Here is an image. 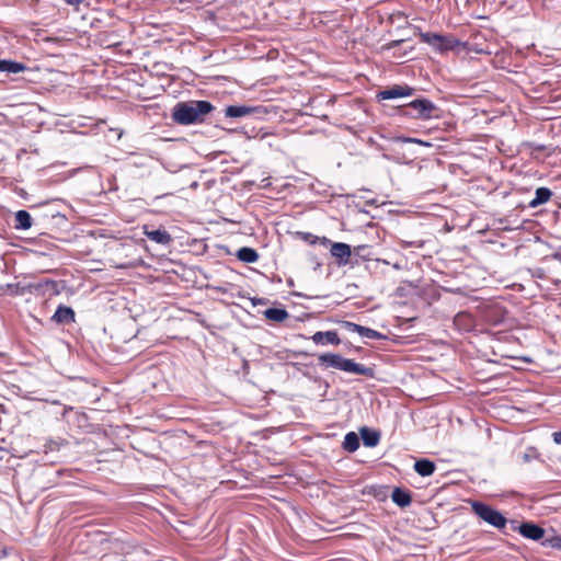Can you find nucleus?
<instances>
[{
    "instance_id": "3",
    "label": "nucleus",
    "mask_w": 561,
    "mask_h": 561,
    "mask_svg": "<svg viewBox=\"0 0 561 561\" xmlns=\"http://www.w3.org/2000/svg\"><path fill=\"white\" fill-rule=\"evenodd\" d=\"M437 106L427 99H416L401 108V114L414 119H431L437 117Z\"/></svg>"
},
{
    "instance_id": "32",
    "label": "nucleus",
    "mask_w": 561,
    "mask_h": 561,
    "mask_svg": "<svg viewBox=\"0 0 561 561\" xmlns=\"http://www.w3.org/2000/svg\"><path fill=\"white\" fill-rule=\"evenodd\" d=\"M409 141H411V142H416V144H422V141H421V140H419V139H409Z\"/></svg>"
},
{
    "instance_id": "18",
    "label": "nucleus",
    "mask_w": 561,
    "mask_h": 561,
    "mask_svg": "<svg viewBox=\"0 0 561 561\" xmlns=\"http://www.w3.org/2000/svg\"><path fill=\"white\" fill-rule=\"evenodd\" d=\"M254 112V108L245 105H229L225 110L227 117H243Z\"/></svg>"
},
{
    "instance_id": "23",
    "label": "nucleus",
    "mask_w": 561,
    "mask_h": 561,
    "mask_svg": "<svg viewBox=\"0 0 561 561\" xmlns=\"http://www.w3.org/2000/svg\"><path fill=\"white\" fill-rule=\"evenodd\" d=\"M358 334L360 336H364V337H367V339H371V340H383L386 339V335H383L382 333L374 330V329H370V328H367V327H364L362 325L358 330Z\"/></svg>"
},
{
    "instance_id": "14",
    "label": "nucleus",
    "mask_w": 561,
    "mask_h": 561,
    "mask_svg": "<svg viewBox=\"0 0 561 561\" xmlns=\"http://www.w3.org/2000/svg\"><path fill=\"white\" fill-rule=\"evenodd\" d=\"M552 197V192L548 187H538L536 190V196L529 202L530 208H536L540 205L548 203Z\"/></svg>"
},
{
    "instance_id": "24",
    "label": "nucleus",
    "mask_w": 561,
    "mask_h": 561,
    "mask_svg": "<svg viewBox=\"0 0 561 561\" xmlns=\"http://www.w3.org/2000/svg\"><path fill=\"white\" fill-rule=\"evenodd\" d=\"M299 236H301V238L309 242L310 244H314L317 243V241H319V238L317 236H313L309 232H299L298 233ZM320 242L323 244V245H327L330 243V240L325 237H323L322 239H320Z\"/></svg>"
},
{
    "instance_id": "1",
    "label": "nucleus",
    "mask_w": 561,
    "mask_h": 561,
    "mask_svg": "<svg viewBox=\"0 0 561 561\" xmlns=\"http://www.w3.org/2000/svg\"><path fill=\"white\" fill-rule=\"evenodd\" d=\"M215 110L209 101L191 100L178 102L172 108V121L182 126L203 124L206 116Z\"/></svg>"
},
{
    "instance_id": "26",
    "label": "nucleus",
    "mask_w": 561,
    "mask_h": 561,
    "mask_svg": "<svg viewBox=\"0 0 561 561\" xmlns=\"http://www.w3.org/2000/svg\"><path fill=\"white\" fill-rule=\"evenodd\" d=\"M342 325L350 332H355V333H358V330L359 328L362 327L360 324H357V323H354V322H351V321H343Z\"/></svg>"
},
{
    "instance_id": "2",
    "label": "nucleus",
    "mask_w": 561,
    "mask_h": 561,
    "mask_svg": "<svg viewBox=\"0 0 561 561\" xmlns=\"http://www.w3.org/2000/svg\"><path fill=\"white\" fill-rule=\"evenodd\" d=\"M319 365L323 368H335L345 373L373 377L374 370L362 364L355 363L353 359L344 358L343 356L334 353L321 354L318 357Z\"/></svg>"
},
{
    "instance_id": "25",
    "label": "nucleus",
    "mask_w": 561,
    "mask_h": 561,
    "mask_svg": "<svg viewBox=\"0 0 561 561\" xmlns=\"http://www.w3.org/2000/svg\"><path fill=\"white\" fill-rule=\"evenodd\" d=\"M543 546H549L551 548H561V537L553 536L551 538H547L543 542Z\"/></svg>"
},
{
    "instance_id": "7",
    "label": "nucleus",
    "mask_w": 561,
    "mask_h": 561,
    "mask_svg": "<svg viewBox=\"0 0 561 561\" xmlns=\"http://www.w3.org/2000/svg\"><path fill=\"white\" fill-rule=\"evenodd\" d=\"M414 92V89L407 84H394L382 91H379L376 95L377 100H391L397 98L410 96Z\"/></svg>"
},
{
    "instance_id": "29",
    "label": "nucleus",
    "mask_w": 561,
    "mask_h": 561,
    "mask_svg": "<svg viewBox=\"0 0 561 561\" xmlns=\"http://www.w3.org/2000/svg\"><path fill=\"white\" fill-rule=\"evenodd\" d=\"M553 442L558 445L561 444V431L552 433Z\"/></svg>"
},
{
    "instance_id": "27",
    "label": "nucleus",
    "mask_w": 561,
    "mask_h": 561,
    "mask_svg": "<svg viewBox=\"0 0 561 561\" xmlns=\"http://www.w3.org/2000/svg\"><path fill=\"white\" fill-rule=\"evenodd\" d=\"M400 244H401V247L403 249H407V248H410V247H417V248H420V247L423 245L422 242H415V241H401Z\"/></svg>"
},
{
    "instance_id": "6",
    "label": "nucleus",
    "mask_w": 561,
    "mask_h": 561,
    "mask_svg": "<svg viewBox=\"0 0 561 561\" xmlns=\"http://www.w3.org/2000/svg\"><path fill=\"white\" fill-rule=\"evenodd\" d=\"M330 253L335 259V263L339 266H345L350 264L352 255V249L350 244L343 242H333L331 243Z\"/></svg>"
},
{
    "instance_id": "9",
    "label": "nucleus",
    "mask_w": 561,
    "mask_h": 561,
    "mask_svg": "<svg viewBox=\"0 0 561 561\" xmlns=\"http://www.w3.org/2000/svg\"><path fill=\"white\" fill-rule=\"evenodd\" d=\"M454 325L459 331L469 332L476 327V320L470 312L460 311L454 318Z\"/></svg>"
},
{
    "instance_id": "11",
    "label": "nucleus",
    "mask_w": 561,
    "mask_h": 561,
    "mask_svg": "<svg viewBox=\"0 0 561 561\" xmlns=\"http://www.w3.org/2000/svg\"><path fill=\"white\" fill-rule=\"evenodd\" d=\"M311 340L316 344L339 345L341 343V340H340L336 331H325V332L318 331L311 336Z\"/></svg>"
},
{
    "instance_id": "21",
    "label": "nucleus",
    "mask_w": 561,
    "mask_h": 561,
    "mask_svg": "<svg viewBox=\"0 0 561 561\" xmlns=\"http://www.w3.org/2000/svg\"><path fill=\"white\" fill-rule=\"evenodd\" d=\"M360 435L364 444L368 447H374L379 443L380 435L378 432L370 431L367 427L360 430Z\"/></svg>"
},
{
    "instance_id": "16",
    "label": "nucleus",
    "mask_w": 561,
    "mask_h": 561,
    "mask_svg": "<svg viewBox=\"0 0 561 561\" xmlns=\"http://www.w3.org/2000/svg\"><path fill=\"white\" fill-rule=\"evenodd\" d=\"M32 227V217L26 210H19L14 217V228L18 230H27Z\"/></svg>"
},
{
    "instance_id": "17",
    "label": "nucleus",
    "mask_w": 561,
    "mask_h": 561,
    "mask_svg": "<svg viewBox=\"0 0 561 561\" xmlns=\"http://www.w3.org/2000/svg\"><path fill=\"white\" fill-rule=\"evenodd\" d=\"M27 67L22 62L0 59V72L19 73L25 71Z\"/></svg>"
},
{
    "instance_id": "22",
    "label": "nucleus",
    "mask_w": 561,
    "mask_h": 561,
    "mask_svg": "<svg viewBox=\"0 0 561 561\" xmlns=\"http://www.w3.org/2000/svg\"><path fill=\"white\" fill-rule=\"evenodd\" d=\"M359 447V438L356 433L350 432L345 435L344 442H343V448L348 451L353 453L357 450Z\"/></svg>"
},
{
    "instance_id": "15",
    "label": "nucleus",
    "mask_w": 561,
    "mask_h": 561,
    "mask_svg": "<svg viewBox=\"0 0 561 561\" xmlns=\"http://www.w3.org/2000/svg\"><path fill=\"white\" fill-rule=\"evenodd\" d=\"M436 466L432 460L420 459L414 463V470L422 477H430L435 472Z\"/></svg>"
},
{
    "instance_id": "5",
    "label": "nucleus",
    "mask_w": 561,
    "mask_h": 561,
    "mask_svg": "<svg viewBox=\"0 0 561 561\" xmlns=\"http://www.w3.org/2000/svg\"><path fill=\"white\" fill-rule=\"evenodd\" d=\"M472 511L482 520L497 529H502L506 526V517L501 512L488 504L482 502H472Z\"/></svg>"
},
{
    "instance_id": "12",
    "label": "nucleus",
    "mask_w": 561,
    "mask_h": 561,
    "mask_svg": "<svg viewBox=\"0 0 561 561\" xmlns=\"http://www.w3.org/2000/svg\"><path fill=\"white\" fill-rule=\"evenodd\" d=\"M53 320L57 323H69L75 320V311L67 306L60 305L53 316Z\"/></svg>"
},
{
    "instance_id": "30",
    "label": "nucleus",
    "mask_w": 561,
    "mask_h": 561,
    "mask_svg": "<svg viewBox=\"0 0 561 561\" xmlns=\"http://www.w3.org/2000/svg\"><path fill=\"white\" fill-rule=\"evenodd\" d=\"M67 4L78 8L82 0H64Z\"/></svg>"
},
{
    "instance_id": "20",
    "label": "nucleus",
    "mask_w": 561,
    "mask_h": 561,
    "mask_svg": "<svg viewBox=\"0 0 561 561\" xmlns=\"http://www.w3.org/2000/svg\"><path fill=\"white\" fill-rule=\"evenodd\" d=\"M264 316L275 322H283L289 317L288 312L282 308H268L264 311Z\"/></svg>"
},
{
    "instance_id": "8",
    "label": "nucleus",
    "mask_w": 561,
    "mask_h": 561,
    "mask_svg": "<svg viewBox=\"0 0 561 561\" xmlns=\"http://www.w3.org/2000/svg\"><path fill=\"white\" fill-rule=\"evenodd\" d=\"M517 529L523 537L531 540H540L545 536V529L530 522L522 523Z\"/></svg>"
},
{
    "instance_id": "13",
    "label": "nucleus",
    "mask_w": 561,
    "mask_h": 561,
    "mask_svg": "<svg viewBox=\"0 0 561 561\" xmlns=\"http://www.w3.org/2000/svg\"><path fill=\"white\" fill-rule=\"evenodd\" d=\"M391 499L400 507H407L412 502L411 492L401 488H394Z\"/></svg>"
},
{
    "instance_id": "10",
    "label": "nucleus",
    "mask_w": 561,
    "mask_h": 561,
    "mask_svg": "<svg viewBox=\"0 0 561 561\" xmlns=\"http://www.w3.org/2000/svg\"><path fill=\"white\" fill-rule=\"evenodd\" d=\"M144 234L149 240L163 245H169L173 241L171 234L165 229L149 230L147 227H145Z\"/></svg>"
},
{
    "instance_id": "19",
    "label": "nucleus",
    "mask_w": 561,
    "mask_h": 561,
    "mask_svg": "<svg viewBox=\"0 0 561 561\" xmlns=\"http://www.w3.org/2000/svg\"><path fill=\"white\" fill-rule=\"evenodd\" d=\"M237 257L241 262L244 263H254L259 260V253L256 250L249 248V247H242L237 251Z\"/></svg>"
},
{
    "instance_id": "4",
    "label": "nucleus",
    "mask_w": 561,
    "mask_h": 561,
    "mask_svg": "<svg viewBox=\"0 0 561 561\" xmlns=\"http://www.w3.org/2000/svg\"><path fill=\"white\" fill-rule=\"evenodd\" d=\"M420 39L421 42L428 44L440 53L455 50L459 46L463 45L454 35H439L431 32L421 33Z\"/></svg>"
},
{
    "instance_id": "28",
    "label": "nucleus",
    "mask_w": 561,
    "mask_h": 561,
    "mask_svg": "<svg viewBox=\"0 0 561 561\" xmlns=\"http://www.w3.org/2000/svg\"><path fill=\"white\" fill-rule=\"evenodd\" d=\"M130 263L129 262H116V261H112V266H114L115 268H128L130 267Z\"/></svg>"
},
{
    "instance_id": "31",
    "label": "nucleus",
    "mask_w": 561,
    "mask_h": 561,
    "mask_svg": "<svg viewBox=\"0 0 561 561\" xmlns=\"http://www.w3.org/2000/svg\"><path fill=\"white\" fill-rule=\"evenodd\" d=\"M553 257L559 261L561 263V250L557 251L554 254H553Z\"/></svg>"
}]
</instances>
